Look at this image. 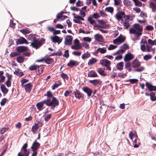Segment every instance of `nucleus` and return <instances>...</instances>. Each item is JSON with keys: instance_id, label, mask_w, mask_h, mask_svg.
Here are the masks:
<instances>
[{"instance_id": "1", "label": "nucleus", "mask_w": 156, "mask_h": 156, "mask_svg": "<svg viewBox=\"0 0 156 156\" xmlns=\"http://www.w3.org/2000/svg\"><path fill=\"white\" fill-rule=\"evenodd\" d=\"M45 96H47V99L40 102L44 105L45 104L47 106L50 107L51 108L54 109L55 108L58 106L59 104L58 100L54 97L51 91H48Z\"/></svg>"}, {"instance_id": "2", "label": "nucleus", "mask_w": 156, "mask_h": 156, "mask_svg": "<svg viewBox=\"0 0 156 156\" xmlns=\"http://www.w3.org/2000/svg\"><path fill=\"white\" fill-rule=\"evenodd\" d=\"M133 28H131L129 30L130 34H133L136 36L137 40L139 39V37L142 34L143 27L139 24L135 23L133 25Z\"/></svg>"}, {"instance_id": "3", "label": "nucleus", "mask_w": 156, "mask_h": 156, "mask_svg": "<svg viewBox=\"0 0 156 156\" xmlns=\"http://www.w3.org/2000/svg\"><path fill=\"white\" fill-rule=\"evenodd\" d=\"M45 41V39L43 38H42L40 41H38L37 39L31 43V45L33 48L37 49L41 46Z\"/></svg>"}, {"instance_id": "4", "label": "nucleus", "mask_w": 156, "mask_h": 156, "mask_svg": "<svg viewBox=\"0 0 156 156\" xmlns=\"http://www.w3.org/2000/svg\"><path fill=\"white\" fill-rule=\"evenodd\" d=\"M100 63L103 66L106 67V70L111 71V68L110 67L111 62L107 59H103L100 60Z\"/></svg>"}, {"instance_id": "5", "label": "nucleus", "mask_w": 156, "mask_h": 156, "mask_svg": "<svg viewBox=\"0 0 156 156\" xmlns=\"http://www.w3.org/2000/svg\"><path fill=\"white\" fill-rule=\"evenodd\" d=\"M100 17V16L98 13H94L92 15H91L88 18L87 21L92 25L95 24L96 22L95 20H93L92 19L94 18L95 19H98Z\"/></svg>"}, {"instance_id": "6", "label": "nucleus", "mask_w": 156, "mask_h": 156, "mask_svg": "<svg viewBox=\"0 0 156 156\" xmlns=\"http://www.w3.org/2000/svg\"><path fill=\"white\" fill-rule=\"evenodd\" d=\"M74 45H73L71 47L72 49L78 50L81 48L82 46L80 44L79 40L77 39H75L74 41Z\"/></svg>"}, {"instance_id": "7", "label": "nucleus", "mask_w": 156, "mask_h": 156, "mask_svg": "<svg viewBox=\"0 0 156 156\" xmlns=\"http://www.w3.org/2000/svg\"><path fill=\"white\" fill-rule=\"evenodd\" d=\"M126 39L125 37L122 36H119L117 38L113 40V43L119 44L124 42Z\"/></svg>"}, {"instance_id": "8", "label": "nucleus", "mask_w": 156, "mask_h": 156, "mask_svg": "<svg viewBox=\"0 0 156 156\" xmlns=\"http://www.w3.org/2000/svg\"><path fill=\"white\" fill-rule=\"evenodd\" d=\"M120 49L116 52L118 54H120V53H123L126 51V49L129 48L128 45L126 44H124L120 47Z\"/></svg>"}, {"instance_id": "9", "label": "nucleus", "mask_w": 156, "mask_h": 156, "mask_svg": "<svg viewBox=\"0 0 156 156\" xmlns=\"http://www.w3.org/2000/svg\"><path fill=\"white\" fill-rule=\"evenodd\" d=\"M50 39L53 43H57L58 44H60L62 40V38H60L58 36L56 35L51 37Z\"/></svg>"}, {"instance_id": "10", "label": "nucleus", "mask_w": 156, "mask_h": 156, "mask_svg": "<svg viewBox=\"0 0 156 156\" xmlns=\"http://www.w3.org/2000/svg\"><path fill=\"white\" fill-rule=\"evenodd\" d=\"M37 140H36L34 141L31 147V150L33 151H37V150L40 146V144L39 143L37 142Z\"/></svg>"}, {"instance_id": "11", "label": "nucleus", "mask_w": 156, "mask_h": 156, "mask_svg": "<svg viewBox=\"0 0 156 156\" xmlns=\"http://www.w3.org/2000/svg\"><path fill=\"white\" fill-rule=\"evenodd\" d=\"M141 62L139 60L136 58L132 61V67L135 68L140 66Z\"/></svg>"}, {"instance_id": "12", "label": "nucleus", "mask_w": 156, "mask_h": 156, "mask_svg": "<svg viewBox=\"0 0 156 156\" xmlns=\"http://www.w3.org/2000/svg\"><path fill=\"white\" fill-rule=\"evenodd\" d=\"M17 44H22L24 43L28 44V41L24 38L21 37L20 39H17L16 40Z\"/></svg>"}, {"instance_id": "13", "label": "nucleus", "mask_w": 156, "mask_h": 156, "mask_svg": "<svg viewBox=\"0 0 156 156\" xmlns=\"http://www.w3.org/2000/svg\"><path fill=\"white\" fill-rule=\"evenodd\" d=\"M145 86L147 89L150 91H156V86H153L150 83L146 82Z\"/></svg>"}, {"instance_id": "14", "label": "nucleus", "mask_w": 156, "mask_h": 156, "mask_svg": "<svg viewBox=\"0 0 156 156\" xmlns=\"http://www.w3.org/2000/svg\"><path fill=\"white\" fill-rule=\"evenodd\" d=\"M82 90L87 94L88 97H89L91 95L93 91L90 88L87 87H85L82 88Z\"/></svg>"}, {"instance_id": "15", "label": "nucleus", "mask_w": 156, "mask_h": 156, "mask_svg": "<svg viewBox=\"0 0 156 156\" xmlns=\"http://www.w3.org/2000/svg\"><path fill=\"white\" fill-rule=\"evenodd\" d=\"M133 58L134 56L133 55L130 53H128L125 55L124 60L125 62H126L130 61Z\"/></svg>"}, {"instance_id": "16", "label": "nucleus", "mask_w": 156, "mask_h": 156, "mask_svg": "<svg viewBox=\"0 0 156 156\" xmlns=\"http://www.w3.org/2000/svg\"><path fill=\"white\" fill-rule=\"evenodd\" d=\"M73 93L74 94L76 98L79 99L81 98H83L84 94L78 90H76L75 91H74Z\"/></svg>"}, {"instance_id": "17", "label": "nucleus", "mask_w": 156, "mask_h": 156, "mask_svg": "<svg viewBox=\"0 0 156 156\" xmlns=\"http://www.w3.org/2000/svg\"><path fill=\"white\" fill-rule=\"evenodd\" d=\"M89 82L94 86H98V85H101L102 83V82L100 80L98 79L90 80Z\"/></svg>"}, {"instance_id": "18", "label": "nucleus", "mask_w": 156, "mask_h": 156, "mask_svg": "<svg viewBox=\"0 0 156 156\" xmlns=\"http://www.w3.org/2000/svg\"><path fill=\"white\" fill-rule=\"evenodd\" d=\"M74 18H75V19H73V21L75 23H78L79 24H81L82 23V22L81 21V20H84V19L83 17L79 16H74Z\"/></svg>"}, {"instance_id": "19", "label": "nucleus", "mask_w": 156, "mask_h": 156, "mask_svg": "<svg viewBox=\"0 0 156 156\" xmlns=\"http://www.w3.org/2000/svg\"><path fill=\"white\" fill-rule=\"evenodd\" d=\"M73 40L72 37L70 35H68L66 36L65 39L66 44L70 45L72 43V41Z\"/></svg>"}, {"instance_id": "20", "label": "nucleus", "mask_w": 156, "mask_h": 156, "mask_svg": "<svg viewBox=\"0 0 156 156\" xmlns=\"http://www.w3.org/2000/svg\"><path fill=\"white\" fill-rule=\"evenodd\" d=\"M28 50L27 48L25 46H19L16 48V50L19 52H23L27 51Z\"/></svg>"}, {"instance_id": "21", "label": "nucleus", "mask_w": 156, "mask_h": 156, "mask_svg": "<svg viewBox=\"0 0 156 156\" xmlns=\"http://www.w3.org/2000/svg\"><path fill=\"white\" fill-rule=\"evenodd\" d=\"M23 87H24L27 92H30L32 87V85L29 83L23 85Z\"/></svg>"}, {"instance_id": "22", "label": "nucleus", "mask_w": 156, "mask_h": 156, "mask_svg": "<svg viewBox=\"0 0 156 156\" xmlns=\"http://www.w3.org/2000/svg\"><path fill=\"white\" fill-rule=\"evenodd\" d=\"M44 67V66L43 65H37V72L38 73H37V75H40L41 73L43 72Z\"/></svg>"}, {"instance_id": "23", "label": "nucleus", "mask_w": 156, "mask_h": 156, "mask_svg": "<svg viewBox=\"0 0 156 156\" xmlns=\"http://www.w3.org/2000/svg\"><path fill=\"white\" fill-rule=\"evenodd\" d=\"M125 16V13L123 12H120L116 14L115 15V17L118 20H120L122 17V16Z\"/></svg>"}, {"instance_id": "24", "label": "nucleus", "mask_w": 156, "mask_h": 156, "mask_svg": "<svg viewBox=\"0 0 156 156\" xmlns=\"http://www.w3.org/2000/svg\"><path fill=\"white\" fill-rule=\"evenodd\" d=\"M88 76L91 77H98V76L96 73L93 70H91L88 72Z\"/></svg>"}, {"instance_id": "25", "label": "nucleus", "mask_w": 156, "mask_h": 156, "mask_svg": "<svg viewBox=\"0 0 156 156\" xmlns=\"http://www.w3.org/2000/svg\"><path fill=\"white\" fill-rule=\"evenodd\" d=\"M94 38L95 40L98 42H102L103 41L102 36L98 34H97L94 36Z\"/></svg>"}, {"instance_id": "26", "label": "nucleus", "mask_w": 156, "mask_h": 156, "mask_svg": "<svg viewBox=\"0 0 156 156\" xmlns=\"http://www.w3.org/2000/svg\"><path fill=\"white\" fill-rule=\"evenodd\" d=\"M121 21V23H122L123 26L125 27L124 29H128L130 26L129 21L128 20H125L124 21L123 19H122Z\"/></svg>"}, {"instance_id": "27", "label": "nucleus", "mask_w": 156, "mask_h": 156, "mask_svg": "<svg viewBox=\"0 0 156 156\" xmlns=\"http://www.w3.org/2000/svg\"><path fill=\"white\" fill-rule=\"evenodd\" d=\"M78 65V63L76 61L71 60H70L69 62L67 64V66L69 67H72L73 66H76Z\"/></svg>"}, {"instance_id": "28", "label": "nucleus", "mask_w": 156, "mask_h": 156, "mask_svg": "<svg viewBox=\"0 0 156 156\" xmlns=\"http://www.w3.org/2000/svg\"><path fill=\"white\" fill-rule=\"evenodd\" d=\"M149 6L151 8L153 12H155L156 11V4L154 2H149Z\"/></svg>"}, {"instance_id": "29", "label": "nucleus", "mask_w": 156, "mask_h": 156, "mask_svg": "<svg viewBox=\"0 0 156 156\" xmlns=\"http://www.w3.org/2000/svg\"><path fill=\"white\" fill-rule=\"evenodd\" d=\"M39 128L38 124L37 123H35L32 127L31 131L34 133L37 131Z\"/></svg>"}, {"instance_id": "30", "label": "nucleus", "mask_w": 156, "mask_h": 156, "mask_svg": "<svg viewBox=\"0 0 156 156\" xmlns=\"http://www.w3.org/2000/svg\"><path fill=\"white\" fill-rule=\"evenodd\" d=\"M37 38L36 37L35 34H30L27 38V39L28 41H30L33 42Z\"/></svg>"}, {"instance_id": "31", "label": "nucleus", "mask_w": 156, "mask_h": 156, "mask_svg": "<svg viewBox=\"0 0 156 156\" xmlns=\"http://www.w3.org/2000/svg\"><path fill=\"white\" fill-rule=\"evenodd\" d=\"M14 73L17 76H19L21 77L24 75V73L22 71L18 69L16 70Z\"/></svg>"}, {"instance_id": "32", "label": "nucleus", "mask_w": 156, "mask_h": 156, "mask_svg": "<svg viewBox=\"0 0 156 156\" xmlns=\"http://www.w3.org/2000/svg\"><path fill=\"white\" fill-rule=\"evenodd\" d=\"M54 60L53 58L48 57L45 58V62L48 64H51L53 62Z\"/></svg>"}, {"instance_id": "33", "label": "nucleus", "mask_w": 156, "mask_h": 156, "mask_svg": "<svg viewBox=\"0 0 156 156\" xmlns=\"http://www.w3.org/2000/svg\"><path fill=\"white\" fill-rule=\"evenodd\" d=\"M124 62H120L117 64L116 67L119 70H122L123 69V67Z\"/></svg>"}, {"instance_id": "34", "label": "nucleus", "mask_w": 156, "mask_h": 156, "mask_svg": "<svg viewBox=\"0 0 156 156\" xmlns=\"http://www.w3.org/2000/svg\"><path fill=\"white\" fill-rule=\"evenodd\" d=\"M62 84V83L59 81H56L54 84V86L52 87V90H55L56 88H57L58 86H60Z\"/></svg>"}, {"instance_id": "35", "label": "nucleus", "mask_w": 156, "mask_h": 156, "mask_svg": "<svg viewBox=\"0 0 156 156\" xmlns=\"http://www.w3.org/2000/svg\"><path fill=\"white\" fill-rule=\"evenodd\" d=\"M97 71L101 76H105L106 75V73H105L104 71L101 68H98L97 69Z\"/></svg>"}, {"instance_id": "36", "label": "nucleus", "mask_w": 156, "mask_h": 156, "mask_svg": "<svg viewBox=\"0 0 156 156\" xmlns=\"http://www.w3.org/2000/svg\"><path fill=\"white\" fill-rule=\"evenodd\" d=\"M0 87L3 93L6 94L8 92V89L6 88L4 85H1Z\"/></svg>"}, {"instance_id": "37", "label": "nucleus", "mask_w": 156, "mask_h": 156, "mask_svg": "<svg viewBox=\"0 0 156 156\" xmlns=\"http://www.w3.org/2000/svg\"><path fill=\"white\" fill-rule=\"evenodd\" d=\"M20 32L24 34H29L30 33V31L27 28H24L21 30Z\"/></svg>"}, {"instance_id": "38", "label": "nucleus", "mask_w": 156, "mask_h": 156, "mask_svg": "<svg viewBox=\"0 0 156 156\" xmlns=\"http://www.w3.org/2000/svg\"><path fill=\"white\" fill-rule=\"evenodd\" d=\"M150 99L151 101H156V96H155V94L154 92H151L150 94Z\"/></svg>"}, {"instance_id": "39", "label": "nucleus", "mask_w": 156, "mask_h": 156, "mask_svg": "<svg viewBox=\"0 0 156 156\" xmlns=\"http://www.w3.org/2000/svg\"><path fill=\"white\" fill-rule=\"evenodd\" d=\"M97 61V60L94 58H92L91 59H90L88 63L89 65H91L93 64L96 63Z\"/></svg>"}, {"instance_id": "40", "label": "nucleus", "mask_w": 156, "mask_h": 156, "mask_svg": "<svg viewBox=\"0 0 156 156\" xmlns=\"http://www.w3.org/2000/svg\"><path fill=\"white\" fill-rule=\"evenodd\" d=\"M43 104L41 103L40 102L36 104V106L39 111H41L43 109Z\"/></svg>"}, {"instance_id": "41", "label": "nucleus", "mask_w": 156, "mask_h": 156, "mask_svg": "<svg viewBox=\"0 0 156 156\" xmlns=\"http://www.w3.org/2000/svg\"><path fill=\"white\" fill-rule=\"evenodd\" d=\"M106 48L103 47L102 48H98V51H99V52L101 54H104L106 52Z\"/></svg>"}, {"instance_id": "42", "label": "nucleus", "mask_w": 156, "mask_h": 156, "mask_svg": "<svg viewBox=\"0 0 156 156\" xmlns=\"http://www.w3.org/2000/svg\"><path fill=\"white\" fill-rule=\"evenodd\" d=\"M90 55V53L87 52L86 53L83 54L81 58L83 59H85L86 58L89 57Z\"/></svg>"}, {"instance_id": "43", "label": "nucleus", "mask_w": 156, "mask_h": 156, "mask_svg": "<svg viewBox=\"0 0 156 156\" xmlns=\"http://www.w3.org/2000/svg\"><path fill=\"white\" fill-rule=\"evenodd\" d=\"M16 60L19 63H22L24 61V57L22 56H20L17 57Z\"/></svg>"}, {"instance_id": "44", "label": "nucleus", "mask_w": 156, "mask_h": 156, "mask_svg": "<svg viewBox=\"0 0 156 156\" xmlns=\"http://www.w3.org/2000/svg\"><path fill=\"white\" fill-rule=\"evenodd\" d=\"M37 65H34L31 66L29 68V69L31 71L37 70Z\"/></svg>"}, {"instance_id": "45", "label": "nucleus", "mask_w": 156, "mask_h": 156, "mask_svg": "<svg viewBox=\"0 0 156 156\" xmlns=\"http://www.w3.org/2000/svg\"><path fill=\"white\" fill-rule=\"evenodd\" d=\"M105 10L106 11L112 13L114 11V9L112 7L110 6L106 7Z\"/></svg>"}, {"instance_id": "46", "label": "nucleus", "mask_w": 156, "mask_h": 156, "mask_svg": "<svg viewBox=\"0 0 156 156\" xmlns=\"http://www.w3.org/2000/svg\"><path fill=\"white\" fill-rule=\"evenodd\" d=\"M51 114L48 115H45L44 116V120L45 121H48L51 118Z\"/></svg>"}, {"instance_id": "47", "label": "nucleus", "mask_w": 156, "mask_h": 156, "mask_svg": "<svg viewBox=\"0 0 156 156\" xmlns=\"http://www.w3.org/2000/svg\"><path fill=\"white\" fill-rule=\"evenodd\" d=\"M123 2L124 5L127 6H129L131 5L130 1L128 0H124Z\"/></svg>"}, {"instance_id": "48", "label": "nucleus", "mask_w": 156, "mask_h": 156, "mask_svg": "<svg viewBox=\"0 0 156 156\" xmlns=\"http://www.w3.org/2000/svg\"><path fill=\"white\" fill-rule=\"evenodd\" d=\"M134 2L135 5L138 6H141L142 5V3L138 0H133Z\"/></svg>"}, {"instance_id": "49", "label": "nucleus", "mask_w": 156, "mask_h": 156, "mask_svg": "<svg viewBox=\"0 0 156 156\" xmlns=\"http://www.w3.org/2000/svg\"><path fill=\"white\" fill-rule=\"evenodd\" d=\"M152 57V55L150 54L146 55L144 56L143 58L145 60L147 61L148 60L151 59Z\"/></svg>"}, {"instance_id": "50", "label": "nucleus", "mask_w": 156, "mask_h": 156, "mask_svg": "<svg viewBox=\"0 0 156 156\" xmlns=\"http://www.w3.org/2000/svg\"><path fill=\"white\" fill-rule=\"evenodd\" d=\"M148 43L151 45H156V40H155L154 41H152L151 39H149L148 40Z\"/></svg>"}, {"instance_id": "51", "label": "nucleus", "mask_w": 156, "mask_h": 156, "mask_svg": "<svg viewBox=\"0 0 156 156\" xmlns=\"http://www.w3.org/2000/svg\"><path fill=\"white\" fill-rule=\"evenodd\" d=\"M9 128L7 127H3L0 130V133L1 134H4L6 131H7Z\"/></svg>"}, {"instance_id": "52", "label": "nucleus", "mask_w": 156, "mask_h": 156, "mask_svg": "<svg viewBox=\"0 0 156 156\" xmlns=\"http://www.w3.org/2000/svg\"><path fill=\"white\" fill-rule=\"evenodd\" d=\"M129 81L131 84H133L137 83L138 80L137 79H129Z\"/></svg>"}, {"instance_id": "53", "label": "nucleus", "mask_w": 156, "mask_h": 156, "mask_svg": "<svg viewBox=\"0 0 156 156\" xmlns=\"http://www.w3.org/2000/svg\"><path fill=\"white\" fill-rule=\"evenodd\" d=\"M7 100V99L6 98L2 99L0 102L1 105L2 106L4 105Z\"/></svg>"}, {"instance_id": "54", "label": "nucleus", "mask_w": 156, "mask_h": 156, "mask_svg": "<svg viewBox=\"0 0 156 156\" xmlns=\"http://www.w3.org/2000/svg\"><path fill=\"white\" fill-rule=\"evenodd\" d=\"M154 27L151 25H148L145 28V29L148 31H151L154 29Z\"/></svg>"}, {"instance_id": "55", "label": "nucleus", "mask_w": 156, "mask_h": 156, "mask_svg": "<svg viewBox=\"0 0 156 156\" xmlns=\"http://www.w3.org/2000/svg\"><path fill=\"white\" fill-rule=\"evenodd\" d=\"M144 69V67H140L137 69H135L134 71L137 72H140L142 71Z\"/></svg>"}, {"instance_id": "56", "label": "nucleus", "mask_w": 156, "mask_h": 156, "mask_svg": "<svg viewBox=\"0 0 156 156\" xmlns=\"http://www.w3.org/2000/svg\"><path fill=\"white\" fill-rule=\"evenodd\" d=\"M146 51L151 52V50L153 49L152 48L151 49V46H149L147 44L146 45Z\"/></svg>"}, {"instance_id": "57", "label": "nucleus", "mask_w": 156, "mask_h": 156, "mask_svg": "<svg viewBox=\"0 0 156 156\" xmlns=\"http://www.w3.org/2000/svg\"><path fill=\"white\" fill-rule=\"evenodd\" d=\"M61 76L64 79H66L68 80L69 78L68 76L67 75L64 73H62L61 74Z\"/></svg>"}, {"instance_id": "58", "label": "nucleus", "mask_w": 156, "mask_h": 156, "mask_svg": "<svg viewBox=\"0 0 156 156\" xmlns=\"http://www.w3.org/2000/svg\"><path fill=\"white\" fill-rule=\"evenodd\" d=\"M24 152V154H23V155H24V156H28L30 152L29 150L27 149H26V150L23 151Z\"/></svg>"}, {"instance_id": "59", "label": "nucleus", "mask_w": 156, "mask_h": 156, "mask_svg": "<svg viewBox=\"0 0 156 156\" xmlns=\"http://www.w3.org/2000/svg\"><path fill=\"white\" fill-rule=\"evenodd\" d=\"M79 11L80 15L81 17H83V18L86 16V13L82 10H80Z\"/></svg>"}, {"instance_id": "60", "label": "nucleus", "mask_w": 156, "mask_h": 156, "mask_svg": "<svg viewBox=\"0 0 156 156\" xmlns=\"http://www.w3.org/2000/svg\"><path fill=\"white\" fill-rule=\"evenodd\" d=\"M19 55V54L16 52H12L10 54L11 57H15Z\"/></svg>"}, {"instance_id": "61", "label": "nucleus", "mask_w": 156, "mask_h": 156, "mask_svg": "<svg viewBox=\"0 0 156 156\" xmlns=\"http://www.w3.org/2000/svg\"><path fill=\"white\" fill-rule=\"evenodd\" d=\"M72 54L76 56H79L81 54V52L74 51L72 52Z\"/></svg>"}, {"instance_id": "62", "label": "nucleus", "mask_w": 156, "mask_h": 156, "mask_svg": "<svg viewBox=\"0 0 156 156\" xmlns=\"http://www.w3.org/2000/svg\"><path fill=\"white\" fill-rule=\"evenodd\" d=\"M83 40L84 41H86L89 42H90L91 41V39L89 37H84Z\"/></svg>"}, {"instance_id": "63", "label": "nucleus", "mask_w": 156, "mask_h": 156, "mask_svg": "<svg viewBox=\"0 0 156 156\" xmlns=\"http://www.w3.org/2000/svg\"><path fill=\"white\" fill-rule=\"evenodd\" d=\"M76 5L78 6H83V4L82 2L79 0L76 3Z\"/></svg>"}, {"instance_id": "64", "label": "nucleus", "mask_w": 156, "mask_h": 156, "mask_svg": "<svg viewBox=\"0 0 156 156\" xmlns=\"http://www.w3.org/2000/svg\"><path fill=\"white\" fill-rule=\"evenodd\" d=\"M146 47L144 44H142L140 46V48L141 51H146Z\"/></svg>"}]
</instances>
